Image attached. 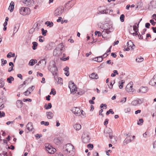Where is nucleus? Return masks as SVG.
I'll return each instance as SVG.
<instances>
[{
	"label": "nucleus",
	"instance_id": "f257e3e1",
	"mask_svg": "<svg viewBox=\"0 0 156 156\" xmlns=\"http://www.w3.org/2000/svg\"><path fill=\"white\" fill-rule=\"evenodd\" d=\"M64 45L62 43H60L58 44L54 50L53 55L55 56H57L60 55L63 51Z\"/></svg>",
	"mask_w": 156,
	"mask_h": 156
},
{
	"label": "nucleus",
	"instance_id": "f03ea898",
	"mask_svg": "<svg viewBox=\"0 0 156 156\" xmlns=\"http://www.w3.org/2000/svg\"><path fill=\"white\" fill-rule=\"evenodd\" d=\"M48 69L51 73L54 76L55 81H56L57 79L55 77L56 76H57V77H58L57 76L58 69L55 62L52 64V66H51V67L50 68Z\"/></svg>",
	"mask_w": 156,
	"mask_h": 156
},
{
	"label": "nucleus",
	"instance_id": "7ed1b4c3",
	"mask_svg": "<svg viewBox=\"0 0 156 156\" xmlns=\"http://www.w3.org/2000/svg\"><path fill=\"white\" fill-rule=\"evenodd\" d=\"M104 134L106 137H108V135L110 140H112L114 137L115 141L117 140L115 136H113V132L112 129L110 128H108L107 129L104 130Z\"/></svg>",
	"mask_w": 156,
	"mask_h": 156
},
{
	"label": "nucleus",
	"instance_id": "20e7f679",
	"mask_svg": "<svg viewBox=\"0 0 156 156\" xmlns=\"http://www.w3.org/2000/svg\"><path fill=\"white\" fill-rule=\"evenodd\" d=\"M82 139L83 142L85 144L90 142V138L89 137V133L88 132H84L82 135Z\"/></svg>",
	"mask_w": 156,
	"mask_h": 156
},
{
	"label": "nucleus",
	"instance_id": "39448f33",
	"mask_svg": "<svg viewBox=\"0 0 156 156\" xmlns=\"http://www.w3.org/2000/svg\"><path fill=\"white\" fill-rule=\"evenodd\" d=\"M64 11V7L62 6L58 7L54 11V13L55 16H58L61 15Z\"/></svg>",
	"mask_w": 156,
	"mask_h": 156
},
{
	"label": "nucleus",
	"instance_id": "423d86ee",
	"mask_svg": "<svg viewBox=\"0 0 156 156\" xmlns=\"http://www.w3.org/2000/svg\"><path fill=\"white\" fill-rule=\"evenodd\" d=\"M30 10L29 8L22 7L20 9V13L23 15L29 14L30 13Z\"/></svg>",
	"mask_w": 156,
	"mask_h": 156
},
{
	"label": "nucleus",
	"instance_id": "0eeeda50",
	"mask_svg": "<svg viewBox=\"0 0 156 156\" xmlns=\"http://www.w3.org/2000/svg\"><path fill=\"white\" fill-rule=\"evenodd\" d=\"M76 2L75 1H68L67 3L65 5V10L68 11L75 4Z\"/></svg>",
	"mask_w": 156,
	"mask_h": 156
},
{
	"label": "nucleus",
	"instance_id": "6e6552de",
	"mask_svg": "<svg viewBox=\"0 0 156 156\" xmlns=\"http://www.w3.org/2000/svg\"><path fill=\"white\" fill-rule=\"evenodd\" d=\"M75 149L74 146L71 144H67L65 145L63 147V152H66L72 150V149Z\"/></svg>",
	"mask_w": 156,
	"mask_h": 156
},
{
	"label": "nucleus",
	"instance_id": "1a4fd4ad",
	"mask_svg": "<svg viewBox=\"0 0 156 156\" xmlns=\"http://www.w3.org/2000/svg\"><path fill=\"white\" fill-rule=\"evenodd\" d=\"M71 111L76 116H79L81 114L83 115V111L81 110L80 108L77 107L74 108Z\"/></svg>",
	"mask_w": 156,
	"mask_h": 156
},
{
	"label": "nucleus",
	"instance_id": "9d476101",
	"mask_svg": "<svg viewBox=\"0 0 156 156\" xmlns=\"http://www.w3.org/2000/svg\"><path fill=\"white\" fill-rule=\"evenodd\" d=\"M133 83L132 82H130L128 84L126 88V91L130 93H133L135 91V90L133 88Z\"/></svg>",
	"mask_w": 156,
	"mask_h": 156
},
{
	"label": "nucleus",
	"instance_id": "9b49d317",
	"mask_svg": "<svg viewBox=\"0 0 156 156\" xmlns=\"http://www.w3.org/2000/svg\"><path fill=\"white\" fill-rule=\"evenodd\" d=\"M63 140L62 137H58L55 138L54 140V143L57 145H59L63 142Z\"/></svg>",
	"mask_w": 156,
	"mask_h": 156
},
{
	"label": "nucleus",
	"instance_id": "f8f14e48",
	"mask_svg": "<svg viewBox=\"0 0 156 156\" xmlns=\"http://www.w3.org/2000/svg\"><path fill=\"white\" fill-rule=\"evenodd\" d=\"M55 46V44L54 42H51L46 45L45 48L46 51L51 50Z\"/></svg>",
	"mask_w": 156,
	"mask_h": 156
},
{
	"label": "nucleus",
	"instance_id": "ddd939ff",
	"mask_svg": "<svg viewBox=\"0 0 156 156\" xmlns=\"http://www.w3.org/2000/svg\"><path fill=\"white\" fill-rule=\"evenodd\" d=\"M142 100L140 99H137L131 102V105L134 106H136L138 105H140L142 103Z\"/></svg>",
	"mask_w": 156,
	"mask_h": 156
},
{
	"label": "nucleus",
	"instance_id": "4468645a",
	"mask_svg": "<svg viewBox=\"0 0 156 156\" xmlns=\"http://www.w3.org/2000/svg\"><path fill=\"white\" fill-rule=\"evenodd\" d=\"M47 59V57H45L44 58L39 61L38 63L36 65H39L40 64H41L42 66H45L46 63Z\"/></svg>",
	"mask_w": 156,
	"mask_h": 156
},
{
	"label": "nucleus",
	"instance_id": "2eb2a0df",
	"mask_svg": "<svg viewBox=\"0 0 156 156\" xmlns=\"http://www.w3.org/2000/svg\"><path fill=\"white\" fill-rule=\"evenodd\" d=\"M155 8H156V0H153L151 2L149 9L151 10Z\"/></svg>",
	"mask_w": 156,
	"mask_h": 156
},
{
	"label": "nucleus",
	"instance_id": "dca6fc26",
	"mask_svg": "<svg viewBox=\"0 0 156 156\" xmlns=\"http://www.w3.org/2000/svg\"><path fill=\"white\" fill-rule=\"evenodd\" d=\"M33 0H23V2L25 4V5L27 6H30L32 5Z\"/></svg>",
	"mask_w": 156,
	"mask_h": 156
},
{
	"label": "nucleus",
	"instance_id": "f3484780",
	"mask_svg": "<svg viewBox=\"0 0 156 156\" xmlns=\"http://www.w3.org/2000/svg\"><path fill=\"white\" fill-rule=\"evenodd\" d=\"M75 149H73L71 150L68 151V152H64V153L66 154V156H73L75 154Z\"/></svg>",
	"mask_w": 156,
	"mask_h": 156
},
{
	"label": "nucleus",
	"instance_id": "a211bd4d",
	"mask_svg": "<svg viewBox=\"0 0 156 156\" xmlns=\"http://www.w3.org/2000/svg\"><path fill=\"white\" fill-rule=\"evenodd\" d=\"M27 129L29 132L32 131L34 129L33 124L31 122H29L26 126Z\"/></svg>",
	"mask_w": 156,
	"mask_h": 156
},
{
	"label": "nucleus",
	"instance_id": "6ab92c4d",
	"mask_svg": "<svg viewBox=\"0 0 156 156\" xmlns=\"http://www.w3.org/2000/svg\"><path fill=\"white\" fill-rule=\"evenodd\" d=\"M148 89V88L147 87H140L138 92L139 93H144L147 92Z\"/></svg>",
	"mask_w": 156,
	"mask_h": 156
},
{
	"label": "nucleus",
	"instance_id": "aec40b11",
	"mask_svg": "<svg viewBox=\"0 0 156 156\" xmlns=\"http://www.w3.org/2000/svg\"><path fill=\"white\" fill-rule=\"evenodd\" d=\"M127 46H129V48H130L131 50L135 48L134 44L133 43L131 40H129L127 42Z\"/></svg>",
	"mask_w": 156,
	"mask_h": 156
},
{
	"label": "nucleus",
	"instance_id": "412c9836",
	"mask_svg": "<svg viewBox=\"0 0 156 156\" xmlns=\"http://www.w3.org/2000/svg\"><path fill=\"white\" fill-rule=\"evenodd\" d=\"M46 150L50 154H53L56 151V150L55 148H53L52 147H51L50 148L46 149Z\"/></svg>",
	"mask_w": 156,
	"mask_h": 156
},
{
	"label": "nucleus",
	"instance_id": "4be33fe9",
	"mask_svg": "<svg viewBox=\"0 0 156 156\" xmlns=\"http://www.w3.org/2000/svg\"><path fill=\"white\" fill-rule=\"evenodd\" d=\"M23 102L21 100H18L16 102V105L18 108H21L23 105Z\"/></svg>",
	"mask_w": 156,
	"mask_h": 156
},
{
	"label": "nucleus",
	"instance_id": "5701e85b",
	"mask_svg": "<svg viewBox=\"0 0 156 156\" xmlns=\"http://www.w3.org/2000/svg\"><path fill=\"white\" fill-rule=\"evenodd\" d=\"M46 114L47 118L49 119H51L54 116L53 114L51 112H47Z\"/></svg>",
	"mask_w": 156,
	"mask_h": 156
},
{
	"label": "nucleus",
	"instance_id": "b1692460",
	"mask_svg": "<svg viewBox=\"0 0 156 156\" xmlns=\"http://www.w3.org/2000/svg\"><path fill=\"white\" fill-rule=\"evenodd\" d=\"M131 137L129 136V137H126L124 140L123 141V144L125 145L131 142Z\"/></svg>",
	"mask_w": 156,
	"mask_h": 156
},
{
	"label": "nucleus",
	"instance_id": "393cba45",
	"mask_svg": "<svg viewBox=\"0 0 156 156\" xmlns=\"http://www.w3.org/2000/svg\"><path fill=\"white\" fill-rule=\"evenodd\" d=\"M89 77L91 79H97L98 78V76L97 74L95 73H93L89 75Z\"/></svg>",
	"mask_w": 156,
	"mask_h": 156
},
{
	"label": "nucleus",
	"instance_id": "a878e982",
	"mask_svg": "<svg viewBox=\"0 0 156 156\" xmlns=\"http://www.w3.org/2000/svg\"><path fill=\"white\" fill-rule=\"evenodd\" d=\"M94 59V61L97 62H101L103 60V58H102V56H99L94 58L93 59Z\"/></svg>",
	"mask_w": 156,
	"mask_h": 156
},
{
	"label": "nucleus",
	"instance_id": "bb28decb",
	"mask_svg": "<svg viewBox=\"0 0 156 156\" xmlns=\"http://www.w3.org/2000/svg\"><path fill=\"white\" fill-rule=\"evenodd\" d=\"M14 2H13L12 1L10 3V5L9 8V9L10 8V12H12L13 11L14 9Z\"/></svg>",
	"mask_w": 156,
	"mask_h": 156
},
{
	"label": "nucleus",
	"instance_id": "cd10ccee",
	"mask_svg": "<svg viewBox=\"0 0 156 156\" xmlns=\"http://www.w3.org/2000/svg\"><path fill=\"white\" fill-rule=\"evenodd\" d=\"M71 92V93H74L75 91H76L77 90V88L76 87V85L74 84V86H73V87L72 88L70 89Z\"/></svg>",
	"mask_w": 156,
	"mask_h": 156
},
{
	"label": "nucleus",
	"instance_id": "c85d7f7f",
	"mask_svg": "<svg viewBox=\"0 0 156 156\" xmlns=\"http://www.w3.org/2000/svg\"><path fill=\"white\" fill-rule=\"evenodd\" d=\"M143 58L142 57L140 56H137L136 59V62H142L143 61Z\"/></svg>",
	"mask_w": 156,
	"mask_h": 156
},
{
	"label": "nucleus",
	"instance_id": "c756f323",
	"mask_svg": "<svg viewBox=\"0 0 156 156\" xmlns=\"http://www.w3.org/2000/svg\"><path fill=\"white\" fill-rule=\"evenodd\" d=\"M149 84L152 86H154L156 85V82L154 78H153L152 79H151L150 81L149 82Z\"/></svg>",
	"mask_w": 156,
	"mask_h": 156
},
{
	"label": "nucleus",
	"instance_id": "7c9ffc66",
	"mask_svg": "<svg viewBox=\"0 0 156 156\" xmlns=\"http://www.w3.org/2000/svg\"><path fill=\"white\" fill-rule=\"evenodd\" d=\"M109 10V9H106L105 10H103L101 11H100L98 13V14L100 13L101 14H108V11Z\"/></svg>",
	"mask_w": 156,
	"mask_h": 156
},
{
	"label": "nucleus",
	"instance_id": "2f4dec72",
	"mask_svg": "<svg viewBox=\"0 0 156 156\" xmlns=\"http://www.w3.org/2000/svg\"><path fill=\"white\" fill-rule=\"evenodd\" d=\"M74 127L76 130H79L81 128V126L80 124H76L74 126Z\"/></svg>",
	"mask_w": 156,
	"mask_h": 156
},
{
	"label": "nucleus",
	"instance_id": "473e14b6",
	"mask_svg": "<svg viewBox=\"0 0 156 156\" xmlns=\"http://www.w3.org/2000/svg\"><path fill=\"white\" fill-rule=\"evenodd\" d=\"M4 80L2 78L0 79V88H2L4 86Z\"/></svg>",
	"mask_w": 156,
	"mask_h": 156
},
{
	"label": "nucleus",
	"instance_id": "72a5a7b5",
	"mask_svg": "<svg viewBox=\"0 0 156 156\" xmlns=\"http://www.w3.org/2000/svg\"><path fill=\"white\" fill-rule=\"evenodd\" d=\"M32 48L34 50L36 49L38 45L37 43L36 42L34 41L32 42Z\"/></svg>",
	"mask_w": 156,
	"mask_h": 156
},
{
	"label": "nucleus",
	"instance_id": "f704fd0d",
	"mask_svg": "<svg viewBox=\"0 0 156 156\" xmlns=\"http://www.w3.org/2000/svg\"><path fill=\"white\" fill-rule=\"evenodd\" d=\"M47 104H45L44 106V108L46 109H50L52 107V105L51 103H48V104L47 106H46Z\"/></svg>",
	"mask_w": 156,
	"mask_h": 156
},
{
	"label": "nucleus",
	"instance_id": "c9c22d12",
	"mask_svg": "<svg viewBox=\"0 0 156 156\" xmlns=\"http://www.w3.org/2000/svg\"><path fill=\"white\" fill-rule=\"evenodd\" d=\"M14 80V78L12 76H10L9 77L7 78V80L9 83H11L12 81Z\"/></svg>",
	"mask_w": 156,
	"mask_h": 156
},
{
	"label": "nucleus",
	"instance_id": "e433bc0d",
	"mask_svg": "<svg viewBox=\"0 0 156 156\" xmlns=\"http://www.w3.org/2000/svg\"><path fill=\"white\" fill-rule=\"evenodd\" d=\"M45 24L47 25V26H49L50 27H52L53 25V23L52 22L48 21L45 22Z\"/></svg>",
	"mask_w": 156,
	"mask_h": 156
},
{
	"label": "nucleus",
	"instance_id": "4c0bfd02",
	"mask_svg": "<svg viewBox=\"0 0 156 156\" xmlns=\"http://www.w3.org/2000/svg\"><path fill=\"white\" fill-rule=\"evenodd\" d=\"M119 87L120 89H122L123 87V84L125 83V81L123 80H122L121 81L119 82Z\"/></svg>",
	"mask_w": 156,
	"mask_h": 156
},
{
	"label": "nucleus",
	"instance_id": "58836bf2",
	"mask_svg": "<svg viewBox=\"0 0 156 156\" xmlns=\"http://www.w3.org/2000/svg\"><path fill=\"white\" fill-rule=\"evenodd\" d=\"M15 56V54L12 52H9L7 55V58H10L11 57H14Z\"/></svg>",
	"mask_w": 156,
	"mask_h": 156
},
{
	"label": "nucleus",
	"instance_id": "ea45409f",
	"mask_svg": "<svg viewBox=\"0 0 156 156\" xmlns=\"http://www.w3.org/2000/svg\"><path fill=\"white\" fill-rule=\"evenodd\" d=\"M74 86V83L72 81H70L69 83V87L70 89L72 88L73 86Z\"/></svg>",
	"mask_w": 156,
	"mask_h": 156
},
{
	"label": "nucleus",
	"instance_id": "a19ab883",
	"mask_svg": "<svg viewBox=\"0 0 156 156\" xmlns=\"http://www.w3.org/2000/svg\"><path fill=\"white\" fill-rule=\"evenodd\" d=\"M41 34L42 35L45 36L46 35V33L47 32V30H44V28H42L41 29Z\"/></svg>",
	"mask_w": 156,
	"mask_h": 156
},
{
	"label": "nucleus",
	"instance_id": "79ce46f5",
	"mask_svg": "<svg viewBox=\"0 0 156 156\" xmlns=\"http://www.w3.org/2000/svg\"><path fill=\"white\" fill-rule=\"evenodd\" d=\"M110 113H111L112 114H114V113L112 109H110L108 111L106 112V115H108Z\"/></svg>",
	"mask_w": 156,
	"mask_h": 156
},
{
	"label": "nucleus",
	"instance_id": "37998d69",
	"mask_svg": "<svg viewBox=\"0 0 156 156\" xmlns=\"http://www.w3.org/2000/svg\"><path fill=\"white\" fill-rule=\"evenodd\" d=\"M124 17H125V15L123 14H122L121 15L120 17V21L123 22H124Z\"/></svg>",
	"mask_w": 156,
	"mask_h": 156
},
{
	"label": "nucleus",
	"instance_id": "c03bdc74",
	"mask_svg": "<svg viewBox=\"0 0 156 156\" xmlns=\"http://www.w3.org/2000/svg\"><path fill=\"white\" fill-rule=\"evenodd\" d=\"M99 27L101 29L103 30H104L103 31H102V34H103V33L104 32L106 28V27H105V25H103V24H101V25H100V26Z\"/></svg>",
	"mask_w": 156,
	"mask_h": 156
},
{
	"label": "nucleus",
	"instance_id": "a18cd8bd",
	"mask_svg": "<svg viewBox=\"0 0 156 156\" xmlns=\"http://www.w3.org/2000/svg\"><path fill=\"white\" fill-rule=\"evenodd\" d=\"M144 122V120L142 119H140L139 121L137 122V125L141 126L142 125V123Z\"/></svg>",
	"mask_w": 156,
	"mask_h": 156
},
{
	"label": "nucleus",
	"instance_id": "49530a36",
	"mask_svg": "<svg viewBox=\"0 0 156 156\" xmlns=\"http://www.w3.org/2000/svg\"><path fill=\"white\" fill-rule=\"evenodd\" d=\"M113 73L111 74V76L112 77H114L116 75L118 74V71L116 70H114L113 71Z\"/></svg>",
	"mask_w": 156,
	"mask_h": 156
},
{
	"label": "nucleus",
	"instance_id": "de8ad7c7",
	"mask_svg": "<svg viewBox=\"0 0 156 156\" xmlns=\"http://www.w3.org/2000/svg\"><path fill=\"white\" fill-rule=\"evenodd\" d=\"M41 125H44L45 126H47L49 125V123L48 122H45L44 121H42L41 122Z\"/></svg>",
	"mask_w": 156,
	"mask_h": 156
},
{
	"label": "nucleus",
	"instance_id": "09e8293b",
	"mask_svg": "<svg viewBox=\"0 0 156 156\" xmlns=\"http://www.w3.org/2000/svg\"><path fill=\"white\" fill-rule=\"evenodd\" d=\"M35 88V87L34 86H32L31 87H29L27 90H28V92L30 91H32Z\"/></svg>",
	"mask_w": 156,
	"mask_h": 156
},
{
	"label": "nucleus",
	"instance_id": "8fccbe9b",
	"mask_svg": "<svg viewBox=\"0 0 156 156\" xmlns=\"http://www.w3.org/2000/svg\"><path fill=\"white\" fill-rule=\"evenodd\" d=\"M56 94V91L55 90V89L54 88H52L51 89V91L50 93V94H52L54 95H55Z\"/></svg>",
	"mask_w": 156,
	"mask_h": 156
},
{
	"label": "nucleus",
	"instance_id": "3c124183",
	"mask_svg": "<svg viewBox=\"0 0 156 156\" xmlns=\"http://www.w3.org/2000/svg\"><path fill=\"white\" fill-rule=\"evenodd\" d=\"M58 84H63L62 79L61 77L58 78Z\"/></svg>",
	"mask_w": 156,
	"mask_h": 156
},
{
	"label": "nucleus",
	"instance_id": "603ef678",
	"mask_svg": "<svg viewBox=\"0 0 156 156\" xmlns=\"http://www.w3.org/2000/svg\"><path fill=\"white\" fill-rule=\"evenodd\" d=\"M18 27V26H17V25H16L14 28V31H13V33H14V34H15L16 33V32L18 31V28H17V27Z\"/></svg>",
	"mask_w": 156,
	"mask_h": 156
},
{
	"label": "nucleus",
	"instance_id": "864d4df0",
	"mask_svg": "<svg viewBox=\"0 0 156 156\" xmlns=\"http://www.w3.org/2000/svg\"><path fill=\"white\" fill-rule=\"evenodd\" d=\"M133 30L134 31H138V28L137 26H136V25H135V24L133 26Z\"/></svg>",
	"mask_w": 156,
	"mask_h": 156
},
{
	"label": "nucleus",
	"instance_id": "5fc2aeb1",
	"mask_svg": "<svg viewBox=\"0 0 156 156\" xmlns=\"http://www.w3.org/2000/svg\"><path fill=\"white\" fill-rule=\"evenodd\" d=\"M34 60L33 59H31L30 60L29 63V65L30 66H33L34 65Z\"/></svg>",
	"mask_w": 156,
	"mask_h": 156
},
{
	"label": "nucleus",
	"instance_id": "6e6d98bb",
	"mask_svg": "<svg viewBox=\"0 0 156 156\" xmlns=\"http://www.w3.org/2000/svg\"><path fill=\"white\" fill-rule=\"evenodd\" d=\"M1 61L2 62L1 65L2 66H4L5 64L7 63V62L6 60H4L3 59H1Z\"/></svg>",
	"mask_w": 156,
	"mask_h": 156
},
{
	"label": "nucleus",
	"instance_id": "4d7b16f0",
	"mask_svg": "<svg viewBox=\"0 0 156 156\" xmlns=\"http://www.w3.org/2000/svg\"><path fill=\"white\" fill-rule=\"evenodd\" d=\"M150 22L153 26H155L156 23V22H154V20L152 19L150 20Z\"/></svg>",
	"mask_w": 156,
	"mask_h": 156
},
{
	"label": "nucleus",
	"instance_id": "13d9d810",
	"mask_svg": "<svg viewBox=\"0 0 156 156\" xmlns=\"http://www.w3.org/2000/svg\"><path fill=\"white\" fill-rule=\"evenodd\" d=\"M43 38V39H44V37H43L42 36H40L39 37V41L40 42H42L44 41V40L43 39H42V38Z\"/></svg>",
	"mask_w": 156,
	"mask_h": 156
},
{
	"label": "nucleus",
	"instance_id": "bf43d9fd",
	"mask_svg": "<svg viewBox=\"0 0 156 156\" xmlns=\"http://www.w3.org/2000/svg\"><path fill=\"white\" fill-rule=\"evenodd\" d=\"M130 110H131V109H130V108H126L125 109L124 111L125 113H129V112L130 111Z\"/></svg>",
	"mask_w": 156,
	"mask_h": 156
},
{
	"label": "nucleus",
	"instance_id": "052dcab7",
	"mask_svg": "<svg viewBox=\"0 0 156 156\" xmlns=\"http://www.w3.org/2000/svg\"><path fill=\"white\" fill-rule=\"evenodd\" d=\"M5 113L4 112L0 111V118L5 116Z\"/></svg>",
	"mask_w": 156,
	"mask_h": 156
},
{
	"label": "nucleus",
	"instance_id": "680f3d73",
	"mask_svg": "<svg viewBox=\"0 0 156 156\" xmlns=\"http://www.w3.org/2000/svg\"><path fill=\"white\" fill-rule=\"evenodd\" d=\"M87 147L88 148H90L91 150L93 148L94 146L92 144H89L87 145Z\"/></svg>",
	"mask_w": 156,
	"mask_h": 156
},
{
	"label": "nucleus",
	"instance_id": "e2e57ef3",
	"mask_svg": "<svg viewBox=\"0 0 156 156\" xmlns=\"http://www.w3.org/2000/svg\"><path fill=\"white\" fill-rule=\"evenodd\" d=\"M23 102H26L27 101H29V102H31L32 101V100L30 98H27L25 99L24 98L23 99Z\"/></svg>",
	"mask_w": 156,
	"mask_h": 156
},
{
	"label": "nucleus",
	"instance_id": "0e129e2a",
	"mask_svg": "<svg viewBox=\"0 0 156 156\" xmlns=\"http://www.w3.org/2000/svg\"><path fill=\"white\" fill-rule=\"evenodd\" d=\"M28 92V90H27L24 92L23 93V94L25 95V96H28L30 94H31V92L30 91L29 92V93L28 94L27 92Z\"/></svg>",
	"mask_w": 156,
	"mask_h": 156
},
{
	"label": "nucleus",
	"instance_id": "69168bd1",
	"mask_svg": "<svg viewBox=\"0 0 156 156\" xmlns=\"http://www.w3.org/2000/svg\"><path fill=\"white\" fill-rule=\"evenodd\" d=\"M126 98H122L120 102L122 103H124L126 101Z\"/></svg>",
	"mask_w": 156,
	"mask_h": 156
},
{
	"label": "nucleus",
	"instance_id": "338daca9",
	"mask_svg": "<svg viewBox=\"0 0 156 156\" xmlns=\"http://www.w3.org/2000/svg\"><path fill=\"white\" fill-rule=\"evenodd\" d=\"M137 36L139 39L141 40L143 39V36L142 35V34H141L140 33L138 34Z\"/></svg>",
	"mask_w": 156,
	"mask_h": 156
},
{
	"label": "nucleus",
	"instance_id": "774afa93",
	"mask_svg": "<svg viewBox=\"0 0 156 156\" xmlns=\"http://www.w3.org/2000/svg\"><path fill=\"white\" fill-rule=\"evenodd\" d=\"M55 156H64L63 154L60 152L57 153L55 154Z\"/></svg>",
	"mask_w": 156,
	"mask_h": 156
}]
</instances>
